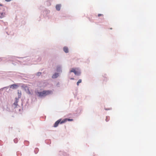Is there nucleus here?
I'll list each match as a JSON object with an SVG mask.
<instances>
[{"instance_id": "f257e3e1", "label": "nucleus", "mask_w": 156, "mask_h": 156, "mask_svg": "<svg viewBox=\"0 0 156 156\" xmlns=\"http://www.w3.org/2000/svg\"><path fill=\"white\" fill-rule=\"evenodd\" d=\"M52 93V91L51 90H44L42 92H38V96L40 97L50 95Z\"/></svg>"}, {"instance_id": "f03ea898", "label": "nucleus", "mask_w": 156, "mask_h": 156, "mask_svg": "<svg viewBox=\"0 0 156 156\" xmlns=\"http://www.w3.org/2000/svg\"><path fill=\"white\" fill-rule=\"evenodd\" d=\"M61 120V119H60L59 120L56 121L54 124V127H57L59 123H60V122Z\"/></svg>"}, {"instance_id": "7ed1b4c3", "label": "nucleus", "mask_w": 156, "mask_h": 156, "mask_svg": "<svg viewBox=\"0 0 156 156\" xmlns=\"http://www.w3.org/2000/svg\"><path fill=\"white\" fill-rule=\"evenodd\" d=\"M5 12H0V18H2L4 17L5 15Z\"/></svg>"}, {"instance_id": "20e7f679", "label": "nucleus", "mask_w": 156, "mask_h": 156, "mask_svg": "<svg viewBox=\"0 0 156 156\" xmlns=\"http://www.w3.org/2000/svg\"><path fill=\"white\" fill-rule=\"evenodd\" d=\"M18 86L17 84H13L11 86L10 88H12L13 89H14L17 88Z\"/></svg>"}, {"instance_id": "39448f33", "label": "nucleus", "mask_w": 156, "mask_h": 156, "mask_svg": "<svg viewBox=\"0 0 156 156\" xmlns=\"http://www.w3.org/2000/svg\"><path fill=\"white\" fill-rule=\"evenodd\" d=\"M70 72H73L75 74H76L78 72L74 68H72L70 71Z\"/></svg>"}, {"instance_id": "423d86ee", "label": "nucleus", "mask_w": 156, "mask_h": 156, "mask_svg": "<svg viewBox=\"0 0 156 156\" xmlns=\"http://www.w3.org/2000/svg\"><path fill=\"white\" fill-rule=\"evenodd\" d=\"M63 50L66 53H68L69 52V50L68 48L66 47H65L63 48Z\"/></svg>"}, {"instance_id": "0eeeda50", "label": "nucleus", "mask_w": 156, "mask_h": 156, "mask_svg": "<svg viewBox=\"0 0 156 156\" xmlns=\"http://www.w3.org/2000/svg\"><path fill=\"white\" fill-rule=\"evenodd\" d=\"M58 74L57 73H55L52 76V78H55L58 77Z\"/></svg>"}, {"instance_id": "6e6552de", "label": "nucleus", "mask_w": 156, "mask_h": 156, "mask_svg": "<svg viewBox=\"0 0 156 156\" xmlns=\"http://www.w3.org/2000/svg\"><path fill=\"white\" fill-rule=\"evenodd\" d=\"M61 5H57L56 6V9L58 10L59 11L60 10V9Z\"/></svg>"}, {"instance_id": "1a4fd4ad", "label": "nucleus", "mask_w": 156, "mask_h": 156, "mask_svg": "<svg viewBox=\"0 0 156 156\" xmlns=\"http://www.w3.org/2000/svg\"><path fill=\"white\" fill-rule=\"evenodd\" d=\"M66 122H67V119H63L62 121L61 120L60 122V123L62 124Z\"/></svg>"}, {"instance_id": "9d476101", "label": "nucleus", "mask_w": 156, "mask_h": 156, "mask_svg": "<svg viewBox=\"0 0 156 156\" xmlns=\"http://www.w3.org/2000/svg\"><path fill=\"white\" fill-rule=\"evenodd\" d=\"M18 94L19 98H20L21 95V91H18Z\"/></svg>"}, {"instance_id": "9b49d317", "label": "nucleus", "mask_w": 156, "mask_h": 156, "mask_svg": "<svg viewBox=\"0 0 156 156\" xmlns=\"http://www.w3.org/2000/svg\"><path fill=\"white\" fill-rule=\"evenodd\" d=\"M18 101L17 100H16V101H15V102L13 104L14 105H15V107H16V106H17V105H18Z\"/></svg>"}, {"instance_id": "f8f14e48", "label": "nucleus", "mask_w": 156, "mask_h": 156, "mask_svg": "<svg viewBox=\"0 0 156 156\" xmlns=\"http://www.w3.org/2000/svg\"><path fill=\"white\" fill-rule=\"evenodd\" d=\"M82 82V80L81 79H80L77 83V86L79 85V84L80 83Z\"/></svg>"}, {"instance_id": "ddd939ff", "label": "nucleus", "mask_w": 156, "mask_h": 156, "mask_svg": "<svg viewBox=\"0 0 156 156\" xmlns=\"http://www.w3.org/2000/svg\"><path fill=\"white\" fill-rule=\"evenodd\" d=\"M66 119H67V121H72L73 120V119H67V118H66Z\"/></svg>"}, {"instance_id": "4468645a", "label": "nucleus", "mask_w": 156, "mask_h": 156, "mask_svg": "<svg viewBox=\"0 0 156 156\" xmlns=\"http://www.w3.org/2000/svg\"><path fill=\"white\" fill-rule=\"evenodd\" d=\"M109 119V117L107 116L106 117V121L107 122H108V121Z\"/></svg>"}, {"instance_id": "2eb2a0df", "label": "nucleus", "mask_w": 156, "mask_h": 156, "mask_svg": "<svg viewBox=\"0 0 156 156\" xmlns=\"http://www.w3.org/2000/svg\"><path fill=\"white\" fill-rule=\"evenodd\" d=\"M98 17H100V16H103V14H99L98 15Z\"/></svg>"}, {"instance_id": "dca6fc26", "label": "nucleus", "mask_w": 156, "mask_h": 156, "mask_svg": "<svg viewBox=\"0 0 156 156\" xmlns=\"http://www.w3.org/2000/svg\"><path fill=\"white\" fill-rule=\"evenodd\" d=\"M41 74V72H38L37 73V75L38 76H40Z\"/></svg>"}, {"instance_id": "f3484780", "label": "nucleus", "mask_w": 156, "mask_h": 156, "mask_svg": "<svg viewBox=\"0 0 156 156\" xmlns=\"http://www.w3.org/2000/svg\"><path fill=\"white\" fill-rule=\"evenodd\" d=\"M12 0H5V1L7 2H9Z\"/></svg>"}, {"instance_id": "a211bd4d", "label": "nucleus", "mask_w": 156, "mask_h": 156, "mask_svg": "<svg viewBox=\"0 0 156 156\" xmlns=\"http://www.w3.org/2000/svg\"><path fill=\"white\" fill-rule=\"evenodd\" d=\"M60 69V67H58L57 68V71H59V69Z\"/></svg>"}, {"instance_id": "6ab92c4d", "label": "nucleus", "mask_w": 156, "mask_h": 156, "mask_svg": "<svg viewBox=\"0 0 156 156\" xmlns=\"http://www.w3.org/2000/svg\"><path fill=\"white\" fill-rule=\"evenodd\" d=\"M16 140V139H15L14 140V141L16 143V142H15V140Z\"/></svg>"}, {"instance_id": "aec40b11", "label": "nucleus", "mask_w": 156, "mask_h": 156, "mask_svg": "<svg viewBox=\"0 0 156 156\" xmlns=\"http://www.w3.org/2000/svg\"><path fill=\"white\" fill-rule=\"evenodd\" d=\"M110 29H111V30L112 29V28H110Z\"/></svg>"}]
</instances>
